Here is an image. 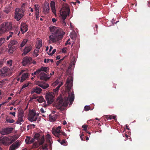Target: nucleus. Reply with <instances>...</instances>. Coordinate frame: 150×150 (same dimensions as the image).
<instances>
[{"instance_id":"f257e3e1","label":"nucleus","mask_w":150,"mask_h":150,"mask_svg":"<svg viewBox=\"0 0 150 150\" xmlns=\"http://www.w3.org/2000/svg\"><path fill=\"white\" fill-rule=\"evenodd\" d=\"M73 78L72 77L69 76L68 77L67 81L66 83L65 84L66 87L68 90V96L67 98V97L64 98V101L62 98L58 97L57 99L56 102V106L57 108L61 109L62 107L63 106H67L69 103L70 102V103L72 104L73 102L74 98V92L73 91L70 94V90L73 86Z\"/></svg>"},{"instance_id":"f03ea898","label":"nucleus","mask_w":150,"mask_h":150,"mask_svg":"<svg viewBox=\"0 0 150 150\" xmlns=\"http://www.w3.org/2000/svg\"><path fill=\"white\" fill-rule=\"evenodd\" d=\"M50 30L51 32H52L60 40L62 39L63 35L65 34V33L63 31L62 29L55 26H51L50 27Z\"/></svg>"},{"instance_id":"7ed1b4c3","label":"nucleus","mask_w":150,"mask_h":150,"mask_svg":"<svg viewBox=\"0 0 150 150\" xmlns=\"http://www.w3.org/2000/svg\"><path fill=\"white\" fill-rule=\"evenodd\" d=\"M12 28L11 23L4 22L0 25V36L6 31L9 30Z\"/></svg>"},{"instance_id":"20e7f679","label":"nucleus","mask_w":150,"mask_h":150,"mask_svg":"<svg viewBox=\"0 0 150 150\" xmlns=\"http://www.w3.org/2000/svg\"><path fill=\"white\" fill-rule=\"evenodd\" d=\"M36 140L38 141V143L35 142L33 144L34 147L36 148H38L39 147V145H42L44 142L45 141V139H44V136H41L40 134L38 133H36L34 135V138Z\"/></svg>"},{"instance_id":"39448f33","label":"nucleus","mask_w":150,"mask_h":150,"mask_svg":"<svg viewBox=\"0 0 150 150\" xmlns=\"http://www.w3.org/2000/svg\"><path fill=\"white\" fill-rule=\"evenodd\" d=\"M18 44L17 40L13 39L11 40L9 43L8 47L9 48L8 52L12 53L18 47Z\"/></svg>"},{"instance_id":"423d86ee","label":"nucleus","mask_w":150,"mask_h":150,"mask_svg":"<svg viewBox=\"0 0 150 150\" xmlns=\"http://www.w3.org/2000/svg\"><path fill=\"white\" fill-rule=\"evenodd\" d=\"M39 113H36L35 110H30L29 111L28 118L29 121L32 122L36 121L37 117L39 115Z\"/></svg>"},{"instance_id":"0eeeda50","label":"nucleus","mask_w":150,"mask_h":150,"mask_svg":"<svg viewBox=\"0 0 150 150\" xmlns=\"http://www.w3.org/2000/svg\"><path fill=\"white\" fill-rule=\"evenodd\" d=\"M69 11L70 10L68 7H63L62 11V12H61L60 15L62 16V19L63 20V24H66L64 20L66 18L67 16L69 15Z\"/></svg>"},{"instance_id":"6e6552de","label":"nucleus","mask_w":150,"mask_h":150,"mask_svg":"<svg viewBox=\"0 0 150 150\" xmlns=\"http://www.w3.org/2000/svg\"><path fill=\"white\" fill-rule=\"evenodd\" d=\"M24 11L22 9L17 8L15 12V18L19 21L23 16Z\"/></svg>"},{"instance_id":"1a4fd4ad","label":"nucleus","mask_w":150,"mask_h":150,"mask_svg":"<svg viewBox=\"0 0 150 150\" xmlns=\"http://www.w3.org/2000/svg\"><path fill=\"white\" fill-rule=\"evenodd\" d=\"M54 96V93L52 92H49L46 93L45 97L48 104H51L53 102Z\"/></svg>"},{"instance_id":"9d476101","label":"nucleus","mask_w":150,"mask_h":150,"mask_svg":"<svg viewBox=\"0 0 150 150\" xmlns=\"http://www.w3.org/2000/svg\"><path fill=\"white\" fill-rule=\"evenodd\" d=\"M14 141V140L11 141L8 137L2 138L0 137V144H2L5 146H9Z\"/></svg>"},{"instance_id":"9b49d317","label":"nucleus","mask_w":150,"mask_h":150,"mask_svg":"<svg viewBox=\"0 0 150 150\" xmlns=\"http://www.w3.org/2000/svg\"><path fill=\"white\" fill-rule=\"evenodd\" d=\"M10 69L9 68L5 67L0 70V75L1 76H6L8 75Z\"/></svg>"},{"instance_id":"f8f14e48","label":"nucleus","mask_w":150,"mask_h":150,"mask_svg":"<svg viewBox=\"0 0 150 150\" xmlns=\"http://www.w3.org/2000/svg\"><path fill=\"white\" fill-rule=\"evenodd\" d=\"M13 128L12 127H6L2 129L0 131V133L3 135L8 134L12 132Z\"/></svg>"},{"instance_id":"ddd939ff","label":"nucleus","mask_w":150,"mask_h":150,"mask_svg":"<svg viewBox=\"0 0 150 150\" xmlns=\"http://www.w3.org/2000/svg\"><path fill=\"white\" fill-rule=\"evenodd\" d=\"M32 58L30 57L26 56L23 58L22 63L23 66H25L27 64L31 63Z\"/></svg>"},{"instance_id":"4468645a","label":"nucleus","mask_w":150,"mask_h":150,"mask_svg":"<svg viewBox=\"0 0 150 150\" xmlns=\"http://www.w3.org/2000/svg\"><path fill=\"white\" fill-rule=\"evenodd\" d=\"M49 43H54L57 41L61 40L56 35L52 33V35H50L49 37Z\"/></svg>"},{"instance_id":"2eb2a0df","label":"nucleus","mask_w":150,"mask_h":150,"mask_svg":"<svg viewBox=\"0 0 150 150\" xmlns=\"http://www.w3.org/2000/svg\"><path fill=\"white\" fill-rule=\"evenodd\" d=\"M60 129H61V127L59 126L56 129H52V133L56 134L61 133L63 134V135L66 136V134L62 131L60 130Z\"/></svg>"},{"instance_id":"dca6fc26","label":"nucleus","mask_w":150,"mask_h":150,"mask_svg":"<svg viewBox=\"0 0 150 150\" xmlns=\"http://www.w3.org/2000/svg\"><path fill=\"white\" fill-rule=\"evenodd\" d=\"M38 77L41 80H43L45 81L50 78V77L47 76V74L43 72H40Z\"/></svg>"},{"instance_id":"f3484780","label":"nucleus","mask_w":150,"mask_h":150,"mask_svg":"<svg viewBox=\"0 0 150 150\" xmlns=\"http://www.w3.org/2000/svg\"><path fill=\"white\" fill-rule=\"evenodd\" d=\"M28 26L25 23H22L21 25V31L23 34L28 30Z\"/></svg>"},{"instance_id":"a211bd4d","label":"nucleus","mask_w":150,"mask_h":150,"mask_svg":"<svg viewBox=\"0 0 150 150\" xmlns=\"http://www.w3.org/2000/svg\"><path fill=\"white\" fill-rule=\"evenodd\" d=\"M32 49V47L31 45L25 47L24 49L23 52L22 54V55H25L28 53Z\"/></svg>"},{"instance_id":"6ab92c4d","label":"nucleus","mask_w":150,"mask_h":150,"mask_svg":"<svg viewBox=\"0 0 150 150\" xmlns=\"http://www.w3.org/2000/svg\"><path fill=\"white\" fill-rule=\"evenodd\" d=\"M50 10V7L49 4L47 3L46 4L43 8V12L44 14H46L49 13Z\"/></svg>"},{"instance_id":"aec40b11","label":"nucleus","mask_w":150,"mask_h":150,"mask_svg":"<svg viewBox=\"0 0 150 150\" xmlns=\"http://www.w3.org/2000/svg\"><path fill=\"white\" fill-rule=\"evenodd\" d=\"M105 118L107 120L113 119L115 121L117 120V116L115 115H106L105 116Z\"/></svg>"},{"instance_id":"412c9836","label":"nucleus","mask_w":150,"mask_h":150,"mask_svg":"<svg viewBox=\"0 0 150 150\" xmlns=\"http://www.w3.org/2000/svg\"><path fill=\"white\" fill-rule=\"evenodd\" d=\"M42 91V90L40 88L36 87L33 89L31 93H35L37 94H40V93Z\"/></svg>"},{"instance_id":"4be33fe9","label":"nucleus","mask_w":150,"mask_h":150,"mask_svg":"<svg viewBox=\"0 0 150 150\" xmlns=\"http://www.w3.org/2000/svg\"><path fill=\"white\" fill-rule=\"evenodd\" d=\"M37 84L44 89H45L49 87V84L48 83L42 84L40 83L39 82L37 83Z\"/></svg>"},{"instance_id":"5701e85b","label":"nucleus","mask_w":150,"mask_h":150,"mask_svg":"<svg viewBox=\"0 0 150 150\" xmlns=\"http://www.w3.org/2000/svg\"><path fill=\"white\" fill-rule=\"evenodd\" d=\"M41 146L39 148V149H40V150H48V148H47L48 145L47 144H42V145H39V146Z\"/></svg>"},{"instance_id":"b1692460","label":"nucleus","mask_w":150,"mask_h":150,"mask_svg":"<svg viewBox=\"0 0 150 150\" xmlns=\"http://www.w3.org/2000/svg\"><path fill=\"white\" fill-rule=\"evenodd\" d=\"M28 73H23L21 76L20 82H22L27 78H28Z\"/></svg>"},{"instance_id":"393cba45","label":"nucleus","mask_w":150,"mask_h":150,"mask_svg":"<svg viewBox=\"0 0 150 150\" xmlns=\"http://www.w3.org/2000/svg\"><path fill=\"white\" fill-rule=\"evenodd\" d=\"M23 113L22 112H20L19 114L18 121L16 122H22L23 121Z\"/></svg>"},{"instance_id":"a878e982","label":"nucleus","mask_w":150,"mask_h":150,"mask_svg":"<svg viewBox=\"0 0 150 150\" xmlns=\"http://www.w3.org/2000/svg\"><path fill=\"white\" fill-rule=\"evenodd\" d=\"M47 71H49L48 68L45 67H42L38 69V71H39L40 72L44 71L47 73Z\"/></svg>"},{"instance_id":"bb28decb","label":"nucleus","mask_w":150,"mask_h":150,"mask_svg":"<svg viewBox=\"0 0 150 150\" xmlns=\"http://www.w3.org/2000/svg\"><path fill=\"white\" fill-rule=\"evenodd\" d=\"M57 115H54L52 116H50L49 117V119L50 121H54L57 118Z\"/></svg>"},{"instance_id":"cd10ccee","label":"nucleus","mask_w":150,"mask_h":150,"mask_svg":"<svg viewBox=\"0 0 150 150\" xmlns=\"http://www.w3.org/2000/svg\"><path fill=\"white\" fill-rule=\"evenodd\" d=\"M27 41L28 40L27 39H24L23 41L21 43L20 45V47H21V48L23 47L24 46V45L26 43Z\"/></svg>"},{"instance_id":"c85d7f7f","label":"nucleus","mask_w":150,"mask_h":150,"mask_svg":"<svg viewBox=\"0 0 150 150\" xmlns=\"http://www.w3.org/2000/svg\"><path fill=\"white\" fill-rule=\"evenodd\" d=\"M11 10V7L9 6H8L7 7H6L4 10V11L6 13H8Z\"/></svg>"},{"instance_id":"c756f323","label":"nucleus","mask_w":150,"mask_h":150,"mask_svg":"<svg viewBox=\"0 0 150 150\" xmlns=\"http://www.w3.org/2000/svg\"><path fill=\"white\" fill-rule=\"evenodd\" d=\"M34 6L35 12H39V7L38 6V4H35Z\"/></svg>"},{"instance_id":"7c9ffc66","label":"nucleus","mask_w":150,"mask_h":150,"mask_svg":"<svg viewBox=\"0 0 150 150\" xmlns=\"http://www.w3.org/2000/svg\"><path fill=\"white\" fill-rule=\"evenodd\" d=\"M44 99V98L43 97L40 96L38 98V99L37 100H38L39 103H41L43 102Z\"/></svg>"},{"instance_id":"2f4dec72","label":"nucleus","mask_w":150,"mask_h":150,"mask_svg":"<svg viewBox=\"0 0 150 150\" xmlns=\"http://www.w3.org/2000/svg\"><path fill=\"white\" fill-rule=\"evenodd\" d=\"M61 85L62 84L59 85L55 89L53 90L55 92V93H57L59 88L61 87Z\"/></svg>"},{"instance_id":"473e14b6","label":"nucleus","mask_w":150,"mask_h":150,"mask_svg":"<svg viewBox=\"0 0 150 150\" xmlns=\"http://www.w3.org/2000/svg\"><path fill=\"white\" fill-rule=\"evenodd\" d=\"M18 32L17 35L18 36L19 35V34L20 33V32L19 29L18 28H16L15 31H14V34H16Z\"/></svg>"},{"instance_id":"72a5a7b5","label":"nucleus","mask_w":150,"mask_h":150,"mask_svg":"<svg viewBox=\"0 0 150 150\" xmlns=\"http://www.w3.org/2000/svg\"><path fill=\"white\" fill-rule=\"evenodd\" d=\"M14 146V147H18L19 146V142H18V141H17L16 142L14 143V144H12L11 145H13Z\"/></svg>"},{"instance_id":"f704fd0d","label":"nucleus","mask_w":150,"mask_h":150,"mask_svg":"<svg viewBox=\"0 0 150 150\" xmlns=\"http://www.w3.org/2000/svg\"><path fill=\"white\" fill-rule=\"evenodd\" d=\"M53 134V135H54L55 137H57L59 138H60L61 137L62 135V134L61 133L56 134Z\"/></svg>"},{"instance_id":"c9c22d12","label":"nucleus","mask_w":150,"mask_h":150,"mask_svg":"<svg viewBox=\"0 0 150 150\" xmlns=\"http://www.w3.org/2000/svg\"><path fill=\"white\" fill-rule=\"evenodd\" d=\"M5 39L3 38H0V47L4 42Z\"/></svg>"},{"instance_id":"e433bc0d","label":"nucleus","mask_w":150,"mask_h":150,"mask_svg":"<svg viewBox=\"0 0 150 150\" xmlns=\"http://www.w3.org/2000/svg\"><path fill=\"white\" fill-rule=\"evenodd\" d=\"M47 61L46 62V59H44V62L45 63H47L49 62V61H50L51 62L53 63L54 62L53 60L52 59H47Z\"/></svg>"},{"instance_id":"4c0bfd02","label":"nucleus","mask_w":150,"mask_h":150,"mask_svg":"<svg viewBox=\"0 0 150 150\" xmlns=\"http://www.w3.org/2000/svg\"><path fill=\"white\" fill-rule=\"evenodd\" d=\"M30 140V138L28 136H27L25 139V142L27 144H29L28 143H29Z\"/></svg>"},{"instance_id":"58836bf2","label":"nucleus","mask_w":150,"mask_h":150,"mask_svg":"<svg viewBox=\"0 0 150 150\" xmlns=\"http://www.w3.org/2000/svg\"><path fill=\"white\" fill-rule=\"evenodd\" d=\"M18 147L14 146L13 145H11L10 146L9 150H15V149L16 148H18Z\"/></svg>"},{"instance_id":"ea45409f","label":"nucleus","mask_w":150,"mask_h":150,"mask_svg":"<svg viewBox=\"0 0 150 150\" xmlns=\"http://www.w3.org/2000/svg\"><path fill=\"white\" fill-rule=\"evenodd\" d=\"M40 73V72L39 71H38V70H37L36 71H35L34 72V73H32V76H33L34 75H36V74H38V76H39Z\"/></svg>"},{"instance_id":"a19ab883","label":"nucleus","mask_w":150,"mask_h":150,"mask_svg":"<svg viewBox=\"0 0 150 150\" xmlns=\"http://www.w3.org/2000/svg\"><path fill=\"white\" fill-rule=\"evenodd\" d=\"M91 107L89 106H85L84 108V110L86 111H88L90 109Z\"/></svg>"},{"instance_id":"79ce46f5","label":"nucleus","mask_w":150,"mask_h":150,"mask_svg":"<svg viewBox=\"0 0 150 150\" xmlns=\"http://www.w3.org/2000/svg\"><path fill=\"white\" fill-rule=\"evenodd\" d=\"M12 60H9L7 61V64H9V66L10 67L12 65Z\"/></svg>"},{"instance_id":"37998d69","label":"nucleus","mask_w":150,"mask_h":150,"mask_svg":"<svg viewBox=\"0 0 150 150\" xmlns=\"http://www.w3.org/2000/svg\"><path fill=\"white\" fill-rule=\"evenodd\" d=\"M35 16L36 18V19L37 20L39 17V12H35Z\"/></svg>"},{"instance_id":"c03bdc74","label":"nucleus","mask_w":150,"mask_h":150,"mask_svg":"<svg viewBox=\"0 0 150 150\" xmlns=\"http://www.w3.org/2000/svg\"><path fill=\"white\" fill-rule=\"evenodd\" d=\"M56 51V50L55 49H54L53 50L51 53H48V55L50 56L52 55Z\"/></svg>"},{"instance_id":"a18cd8bd","label":"nucleus","mask_w":150,"mask_h":150,"mask_svg":"<svg viewBox=\"0 0 150 150\" xmlns=\"http://www.w3.org/2000/svg\"><path fill=\"white\" fill-rule=\"evenodd\" d=\"M51 7H55V3L53 1H51L50 3Z\"/></svg>"},{"instance_id":"49530a36","label":"nucleus","mask_w":150,"mask_h":150,"mask_svg":"<svg viewBox=\"0 0 150 150\" xmlns=\"http://www.w3.org/2000/svg\"><path fill=\"white\" fill-rule=\"evenodd\" d=\"M80 138H81V140L82 141H84L85 139V137L83 136V134H80Z\"/></svg>"},{"instance_id":"de8ad7c7","label":"nucleus","mask_w":150,"mask_h":150,"mask_svg":"<svg viewBox=\"0 0 150 150\" xmlns=\"http://www.w3.org/2000/svg\"><path fill=\"white\" fill-rule=\"evenodd\" d=\"M52 12L54 14L56 13L55 7H51Z\"/></svg>"},{"instance_id":"09e8293b","label":"nucleus","mask_w":150,"mask_h":150,"mask_svg":"<svg viewBox=\"0 0 150 150\" xmlns=\"http://www.w3.org/2000/svg\"><path fill=\"white\" fill-rule=\"evenodd\" d=\"M29 85L28 83H26L24 84L22 86L21 88V89H23L24 88L27 87Z\"/></svg>"},{"instance_id":"8fccbe9b","label":"nucleus","mask_w":150,"mask_h":150,"mask_svg":"<svg viewBox=\"0 0 150 150\" xmlns=\"http://www.w3.org/2000/svg\"><path fill=\"white\" fill-rule=\"evenodd\" d=\"M87 125H83L82 126V128H83V130H87Z\"/></svg>"},{"instance_id":"3c124183","label":"nucleus","mask_w":150,"mask_h":150,"mask_svg":"<svg viewBox=\"0 0 150 150\" xmlns=\"http://www.w3.org/2000/svg\"><path fill=\"white\" fill-rule=\"evenodd\" d=\"M38 45L40 46V47H42V40H40L38 42Z\"/></svg>"},{"instance_id":"603ef678","label":"nucleus","mask_w":150,"mask_h":150,"mask_svg":"<svg viewBox=\"0 0 150 150\" xmlns=\"http://www.w3.org/2000/svg\"><path fill=\"white\" fill-rule=\"evenodd\" d=\"M9 35H8L9 37L10 38L12 37L13 35H14V33L13 32H10L9 33Z\"/></svg>"},{"instance_id":"864d4df0","label":"nucleus","mask_w":150,"mask_h":150,"mask_svg":"<svg viewBox=\"0 0 150 150\" xmlns=\"http://www.w3.org/2000/svg\"><path fill=\"white\" fill-rule=\"evenodd\" d=\"M35 139L34 138H32L31 139H30V142H29V143H28V144H31L33 142H34V140Z\"/></svg>"},{"instance_id":"5fc2aeb1","label":"nucleus","mask_w":150,"mask_h":150,"mask_svg":"<svg viewBox=\"0 0 150 150\" xmlns=\"http://www.w3.org/2000/svg\"><path fill=\"white\" fill-rule=\"evenodd\" d=\"M70 39H69L68 40L67 42L65 43V45L66 46V45H67V44H69V45L71 44V43L70 42H69L70 41Z\"/></svg>"},{"instance_id":"6e6d98bb","label":"nucleus","mask_w":150,"mask_h":150,"mask_svg":"<svg viewBox=\"0 0 150 150\" xmlns=\"http://www.w3.org/2000/svg\"><path fill=\"white\" fill-rule=\"evenodd\" d=\"M59 142L60 143L61 145H63L65 143V141L64 139H63L62 140V141L60 142Z\"/></svg>"},{"instance_id":"4d7b16f0","label":"nucleus","mask_w":150,"mask_h":150,"mask_svg":"<svg viewBox=\"0 0 150 150\" xmlns=\"http://www.w3.org/2000/svg\"><path fill=\"white\" fill-rule=\"evenodd\" d=\"M28 127H30V128H34V127H35V125L34 124H32L31 125H28Z\"/></svg>"},{"instance_id":"13d9d810","label":"nucleus","mask_w":150,"mask_h":150,"mask_svg":"<svg viewBox=\"0 0 150 150\" xmlns=\"http://www.w3.org/2000/svg\"><path fill=\"white\" fill-rule=\"evenodd\" d=\"M61 62H61V60H59L57 61L56 63L57 66H58L59 65V64H60Z\"/></svg>"},{"instance_id":"bf43d9fd","label":"nucleus","mask_w":150,"mask_h":150,"mask_svg":"<svg viewBox=\"0 0 150 150\" xmlns=\"http://www.w3.org/2000/svg\"><path fill=\"white\" fill-rule=\"evenodd\" d=\"M52 21L53 23H54L56 22V21H57V20L55 18H52Z\"/></svg>"},{"instance_id":"052dcab7","label":"nucleus","mask_w":150,"mask_h":150,"mask_svg":"<svg viewBox=\"0 0 150 150\" xmlns=\"http://www.w3.org/2000/svg\"><path fill=\"white\" fill-rule=\"evenodd\" d=\"M40 111L42 113H44L45 112V111H44L43 109L42 108H41Z\"/></svg>"},{"instance_id":"680f3d73","label":"nucleus","mask_w":150,"mask_h":150,"mask_svg":"<svg viewBox=\"0 0 150 150\" xmlns=\"http://www.w3.org/2000/svg\"><path fill=\"white\" fill-rule=\"evenodd\" d=\"M60 59V55H58L56 57V59Z\"/></svg>"},{"instance_id":"e2e57ef3","label":"nucleus","mask_w":150,"mask_h":150,"mask_svg":"<svg viewBox=\"0 0 150 150\" xmlns=\"http://www.w3.org/2000/svg\"><path fill=\"white\" fill-rule=\"evenodd\" d=\"M15 114H16V113H15V112H10V114H11L13 115L14 116H15Z\"/></svg>"},{"instance_id":"0e129e2a","label":"nucleus","mask_w":150,"mask_h":150,"mask_svg":"<svg viewBox=\"0 0 150 150\" xmlns=\"http://www.w3.org/2000/svg\"><path fill=\"white\" fill-rule=\"evenodd\" d=\"M40 47V46H39V45H37V46H36V48H37L38 49V50H39L40 47Z\"/></svg>"},{"instance_id":"69168bd1","label":"nucleus","mask_w":150,"mask_h":150,"mask_svg":"<svg viewBox=\"0 0 150 150\" xmlns=\"http://www.w3.org/2000/svg\"><path fill=\"white\" fill-rule=\"evenodd\" d=\"M62 52L64 53H65L66 52V50L65 48H63L62 49Z\"/></svg>"},{"instance_id":"338daca9","label":"nucleus","mask_w":150,"mask_h":150,"mask_svg":"<svg viewBox=\"0 0 150 150\" xmlns=\"http://www.w3.org/2000/svg\"><path fill=\"white\" fill-rule=\"evenodd\" d=\"M4 1V0H0V4H2Z\"/></svg>"},{"instance_id":"774afa93","label":"nucleus","mask_w":150,"mask_h":150,"mask_svg":"<svg viewBox=\"0 0 150 150\" xmlns=\"http://www.w3.org/2000/svg\"><path fill=\"white\" fill-rule=\"evenodd\" d=\"M12 98L11 97H8L7 99V101H9V100L11 99Z\"/></svg>"}]
</instances>
